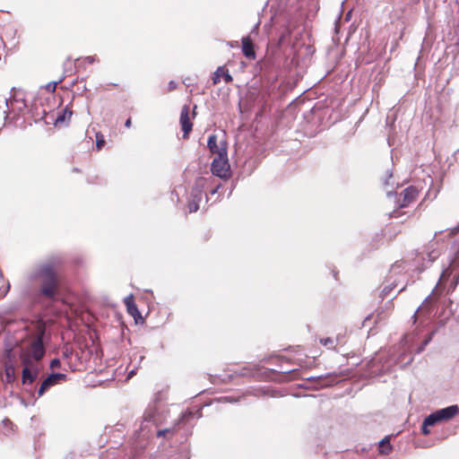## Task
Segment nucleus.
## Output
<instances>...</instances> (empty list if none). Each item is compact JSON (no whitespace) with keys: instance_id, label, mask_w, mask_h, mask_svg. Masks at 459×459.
Segmentation results:
<instances>
[{"instance_id":"obj_1","label":"nucleus","mask_w":459,"mask_h":459,"mask_svg":"<svg viewBox=\"0 0 459 459\" xmlns=\"http://www.w3.org/2000/svg\"><path fill=\"white\" fill-rule=\"evenodd\" d=\"M45 326L41 323L34 325L33 330L22 341L19 357L23 366L22 372V385H30L37 378L40 371L39 361L45 355L43 336Z\"/></svg>"},{"instance_id":"obj_2","label":"nucleus","mask_w":459,"mask_h":459,"mask_svg":"<svg viewBox=\"0 0 459 459\" xmlns=\"http://www.w3.org/2000/svg\"><path fill=\"white\" fill-rule=\"evenodd\" d=\"M55 264L54 262L45 263L32 275V279H39L41 281L40 292L47 298L55 296L58 284Z\"/></svg>"},{"instance_id":"obj_3","label":"nucleus","mask_w":459,"mask_h":459,"mask_svg":"<svg viewBox=\"0 0 459 459\" xmlns=\"http://www.w3.org/2000/svg\"><path fill=\"white\" fill-rule=\"evenodd\" d=\"M230 168L228 152L221 148V154L215 157L212 162L211 170L214 176L227 178L230 177Z\"/></svg>"},{"instance_id":"obj_4","label":"nucleus","mask_w":459,"mask_h":459,"mask_svg":"<svg viewBox=\"0 0 459 459\" xmlns=\"http://www.w3.org/2000/svg\"><path fill=\"white\" fill-rule=\"evenodd\" d=\"M459 408L457 405L448 406L446 408L436 411L425 418V425L434 426L436 423L452 419L457 414Z\"/></svg>"},{"instance_id":"obj_5","label":"nucleus","mask_w":459,"mask_h":459,"mask_svg":"<svg viewBox=\"0 0 459 459\" xmlns=\"http://www.w3.org/2000/svg\"><path fill=\"white\" fill-rule=\"evenodd\" d=\"M190 108L187 105H185L182 108L181 114H180V125L183 131V137L187 138L189 133L192 130L193 124L191 122L190 118Z\"/></svg>"},{"instance_id":"obj_6","label":"nucleus","mask_w":459,"mask_h":459,"mask_svg":"<svg viewBox=\"0 0 459 459\" xmlns=\"http://www.w3.org/2000/svg\"><path fill=\"white\" fill-rule=\"evenodd\" d=\"M419 192L416 187L414 186H409L405 188L401 195L403 198L399 200L400 207H406L412 202L416 200L418 197Z\"/></svg>"},{"instance_id":"obj_7","label":"nucleus","mask_w":459,"mask_h":459,"mask_svg":"<svg viewBox=\"0 0 459 459\" xmlns=\"http://www.w3.org/2000/svg\"><path fill=\"white\" fill-rule=\"evenodd\" d=\"M207 146L211 152L217 154V156L221 154V148H224L227 151L226 142L221 140L220 143H218V136L216 134H211L209 136Z\"/></svg>"},{"instance_id":"obj_8","label":"nucleus","mask_w":459,"mask_h":459,"mask_svg":"<svg viewBox=\"0 0 459 459\" xmlns=\"http://www.w3.org/2000/svg\"><path fill=\"white\" fill-rule=\"evenodd\" d=\"M124 303L126 307V309H127V312L129 315H131L134 319L135 321L138 320V318H141V314L134 303V296L133 294H130L128 296H126L125 299H124Z\"/></svg>"},{"instance_id":"obj_9","label":"nucleus","mask_w":459,"mask_h":459,"mask_svg":"<svg viewBox=\"0 0 459 459\" xmlns=\"http://www.w3.org/2000/svg\"><path fill=\"white\" fill-rule=\"evenodd\" d=\"M221 78L225 81V82H230L232 81V76L229 74V71L222 66H220L215 71L212 76L213 84H218L221 82Z\"/></svg>"},{"instance_id":"obj_10","label":"nucleus","mask_w":459,"mask_h":459,"mask_svg":"<svg viewBox=\"0 0 459 459\" xmlns=\"http://www.w3.org/2000/svg\"><path fill=\"white\" fill-rule=\"evenodd\" d=\"M242 51L243 54L249 59H255V53L254 51L253 43L249 37L242 39Z\"/></svg>"},{"instance_id":"obj_11","label":"nucleus","mask_w":459,"mask_h":459,"mask_svg":"<svg viewBox=\"0 0 459 459\" xmlns=\"http://www.w3.org/2000/svg\"><path fill=\"white\" fill-rule=\"evenodd\" d=\"M437 246V242L431 240L426 247V254L430 263L434 262L440 255Z\"/></svg>"},{"instance_id":"obj_12","label":"nucleus","mask_w":459,"mask_h":459,"mask_svg":"<svg viewBox=\"0 0 459 459\" xmlns=\"http://www.w3.org/2000/svg\"><path fill=\"white\" fill-rule=\"evenodd\" d=\"M202 199L201 190H195L193 193V200L188 204L189 212H195L199 208V202Z\"/></svg>"},{"instance_id":"obj_13","label":"nucleus","mask_w":459,"mask_h":459,"mask_svg":"<svg viewBox=\"0 0 459 459\" xmlns=\"http://www.w3.org/2000/svg\"><path fill=\"white\" fill-rule=\"evenodd\" d=\"M379 451L384 455H388L392 451L389 437H385L379 442Z\"/></svg>"},{"instance_id":"obj_14","label":"nucleus","mask_w":459,"mask_h":459,"mask_svg":"<svg viewBox=\"0 0 459 459\" xmlns=\"http://www.w3.org/2000/svg\"><path fill=\"white\" fill-rule=\"evenodd\" d=\"M65 377V375H64V374H61V373H54V374L49 375V376L45 379V382H46V384H48L49 386H52V385H54L55 384H56L58 380H60V379H64Z\"/></svg>"},{"instance_id":"obj_15","label":"nucleus","mask_w":459,"mask_h":459,"mask_svg":"<svg viewBox=\"0 0 459 459\" xmlns=\"http://www.w3.org/2000/svg\"><path fill=\"white\" fill-rule=\"evenodd\" d=\"M5 375L8 382H12L14 378V367L12 364H5Z\"/></svg>"},{"instance_id":"obj_16","label":"nucleus","mask_w":459,"mask_h":459,"mask_svg":"<svg viewBox=\"0 0 459 459\" xmlns=\"http://www.w3.org/2000/svg\"><path fill=\"white\" fill-rule=\"evenodd\" d=\"M320 342L329 349H333L336 346V341L330 337L320 339Z\"/></svg>"},{"instance_id":"obj_17","label":"nucleus","mask_w":459,"mask_h":459,"mask_svg":"<svg viewBox=\"0 0 459 459\" xmlns=\"http://www.w3.org/2000/svg\"><path fill=\"white\" fill-rule=\"evenodd\" d=\"M454 252H455V257L452 261V264L454 265H459V239L454 244Z\"/></svg>"},{"instance_id":"obj_18","label":"nucleus","mask_w":459,"mask_h":459,"mask_svg":"<svg viewBox=\"0 0 459 459\" xmlns=\"http://www.w3.org/2000/svg\"><path fill=\"white\" fill-rule=\"evenodd\" d=\"M393 178V174L389 171V170H386L385 171V177L382 178V181H383V185L385 186H387L389 185L393 186L394 183H391L390 180Z\"/></svg>"},{"instance_id":"obj_19","label":"nucleus","mask_w":459,"mask_h":459,"mask_svg":"<svg viewBox=\"0 0 459 459\" xmlns=\"http://www.w3.org/2000/svg\"><path fill=\"white\" fill-rule=\"evenodd\" d=\"M62 80L60 79L57 82H51L46 85V90L49 92H54L56 91L57 83H59Z\"/></svg>"},{"instance_id":"obj_20","label":"nucleus","mask_w":459,"mask_h":459,"mask_svg":"<svg viewBox=\"0 0 459 459\" xmlns=\"http://www.w3.org/2000/svg\"><path fill=\"white\" fill-rule=\"evenodd\" d=\"M50 386L46 384L45 380L42 382V384L40 385L39 386V395L41 396L44 394V393L49 388Z\"/></svg>"},{"instance_id":"obj_21","label":"nucleus","mask_w":459,"mask_h":459,"mask_svg":"<svg viewBox=\"0 0 459 459\" xmlns=\"http://www.w3.org/2000/svg\"><path fill=\"white\" fill-rule=\"evenodd\" d=\"M433 334H434V332L429 334L428 338L425 339V341L422 342L420 348L419 349V352L424 350L425 346L431 341Z\"/></svg>"},{"instance_id":"obj_22","label":"nucleus","mask_w":459,"mask_h":459,"mask_svg":"<svg viewBox=\"0 0 459 459\" xmlns=\"http://www.w3.org/2000/svg\"><path fill=\"white\" fill-rule=\"evenodd\" d=\"M59 365H60V360L58 359H54L50 362L51 368H57V367H59Z\"/></svg>"},{"instance_id":"obj_23","label":"nucleus","mask_w":459,"mask_h":459,"mask_svg":"<svg viewBox=\"0 0 459 459\" xmlns=\"http://www.w3.org/2000/svg\"><path fill=\"white\" fill-rule=\"evenodd\" d=\"M104 143H105V141L103 140V138L100 139L99 135L97 134V143H96V145H97L98 150L101 149V147L104 145Z\"/></svg>"},{"instance_id":"obj_24","label":"nucleus","mask_w":459,"mask_h":459,"mask_svg":"<svg viewBox=\"0 0 459 459\" xmlns=\"http://www.w3.org/2000/svg\"><path fill=\"white\" fill-rule=\"evenodd\" d=\"M169 432H170L169 429H164L159 430L157 435H158V437H164Z\"/></svg>"},{"instance_id":"obj_25","label":"nucleus","mask_w":459,"mask_h":459,"mask_svg":"<svg viewBox=\"0 0 459 459\" xmlns=\"http://www.w3.org/2000/svg\"><path fill=\"white\" fill-rule=\"evenodd\" d=\"M169 432H170L169 429H164L159 430L157 435H158V437H164Z\"/></svg>"},{"instance_id":"obj_26","label":"nucleus","mask_w":459,"mask_h":459,"mask_svg":"<svg viewBox=\"0 0 459 459\" xmlns=\"http://www.w3.org/2000/svg\"><path fill=\"white\" fill-rule=\"evenodd\" d=\"M428 427H429V425H425V420H424L423 424H422V428H421L422 433L424 435H429V430L428 429Z\"/></svg>"},{"instance_id":"obj_27","label":"nucleus","mask_w":459,"mask_h":459,"mask_svg":"<svg viewBox=\"0 0 459 459\" xmlns=\"http://www.w3.org/2000/svg\"><path fill=\"white\" fill-rule=\"evenodd\" d=\"M176 86H177V84H176L173 81H171V82L169 83V91H173V90H175V89H176Z\"/></svg>"},{"instance_id":"obj_28","label":"nucleus","mask_w":459,"mask_h":459,"mask_svg":"<svg viewBox=\"0 0 459 459\" xmlns=\"http://www.w3.org/2000/svg\"><path fill=\"white\" fill-rule=\"evenodd\" d=\"M125 126H126V127H130V126H131V119H130V118H128V119L126 121Z\"/></svg>"},{"instance_id":"obj_29","label":"nucleus","mask_w":459,"mask_h":459,"mask_svg":"<svg viewBox=\"0 0 459 459\" xmlns=\"http://www.w3.org/2000/svg\"><path fill=\"white\" fill-rule=\"evenodd\" d=\"M316 385H317V389H318L320 386H322V384H321V381H320L319 377H317Z\"/></svg>"},{"instance_id":"obj_30","label":"nucleus","mask_w":459,"mask_h":459,"mask_svg":"<svg viewBox=\"0 0 459 459\" xmlns=\"http://www.w3.org/2000/svg\"><path fill=\"white\" fill-rule=\"evenodd\" d=\"M134 375V370H131L128 374V377H132Z\"/></svg>"},{"instance_id":"obj_31","label":"nucleus","mask_w":459,"mask_h":459,"mask_svg":"<svg viewBox=\"0 0 459 459\" xmlns=\"http://www.w3.org/2000/svg\"><path fill=\"white\" fill-rule=\"evenodd\" d=\"M436 294H437V287L432 290L431 295H433V296H434V295H436Z\"/></svg>"},{"instance_id":"obj_32","label":"nucleus","mask_w":459,"mask_h":459,"mask_svg":"<svg viewBox=\"0 0 459 459\" xmlns=\"http://www.w3.org/2000/svg\"><path fill=\"white\" fill-rule=\"evenodd\" d=\"M87 59L89 60V62H92L93 61V57H91V56H88Z\"/></svg>"},{"instance_id":"obj_33","label":"nucleus","mask_w":459,"mask_h":459,"mask_svg":"<svg viewBox=\"0 0 459 459\" xmlns=\"http://www.w3.org/2000/svg\"><path fill=\"white\" fill-rule=\"evenodd\" d=\"M217 189H218V188L213 189V190L212 191V195H213V194H215V193L217 192Z\"/></svg>"},{"instance_id":"obj_34","label":"nucleus","mask_w":459,"mask_h":459,"mask_svg":"<svg viewBox=\"0 0 459 459\" xmlns=\"http://www.w3.org/2000/svg\"><path fill=\"white\" fill-rule=\"evenodd\" d=\"M430 300V297L426 298L425 302H429Z\"/></svg>"},{"instance_id":"obj_35","label":"nucleus","mask_w":459,"mask_h":459,"mask_svg":"<svg viewBox=\"0 0 459 459\" xmlns=\"http://www.w3.org/2000/svg\"><path fill=\"white\" fill-rule=\"evenodd\" d=\"M196 107L194 108V111H193V116L195 115V109Z\"/></svg>"}]
</instances>
